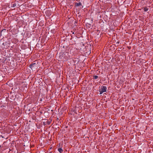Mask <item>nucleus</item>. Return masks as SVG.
I'll return each mask as SVG.
<instances>
[{"mask_svg": "<svg viewBox=\"0 0 153 153\" xmlns=\"http://www.w3.org/2000/svg\"><path fill=\"white\" fill-rule=\"evenodd\" d=\"M143 10L145 11H146L148 10V8L146 7H145L144 8Z\"/></svg>", "mask_w": 153, "mask_h": 153, "instance_id": "obj_6", "label": "nucleus"}, {"mask_svg": "<svg viewBox=\"0 0 153 153\" xmlns=\"http://www.w3.org/2000/svg\"><path fill=\"white\" fill-rule=\"evenodd\" d=\"M16 4H13L12 5V7H14L16 6Z\"/></svg>", "mask_w": 153, "mask_h": 153, "instance_id": "obj_7", "label": "nucleus"}, {"mask_svg": "<svg viewBox=\"0 0 153 153\" xmlns=\"http://www.w3.org/2000/svg\"><path fill=\"white\" fill-rule=\"evenodd\" d=\"M75 6L76 7H78L82 5V4L81 2H78V3H76L75 4Z\"/></svg>", "mask_w": 153, "mask_h": 153, "instance_id": "obj_2", "label": "nucleus"}, {"mask_svg": "<svg viewBox=\"0 0 153 153\" xmlns=\"http://www.w3.org/2000/svg\"><path fill=\"white\" fill-rule=\"evenodd\" d=\"M107 88L105 86H101V88L99 89V91L100 92V94H102L103 93L106 91Z\"/></svg>", "mask_w": 153, "mask_h": 153, "instance_id": "obj_1", "label": "nucleus"}, {"mask_svg": "<svg viewBox=\"0 0 153 153\" xmlns=\"http://www.w3.org/2000/svg\"><path fill=\"white\" fill-rule=\"evenodd\" d=\"M98 78V76H93V78L94 79H97Z\"/></svg>", "mask_w": 153, "mask_h": 153, "instance_id": "obj_5", "label": "nucleus"}, {"mask_svg": "<svg viewBox=\"0 0 153 153\" xmlns=\"http://www.w3.org/2000/svg\"><path fill=\"white\" fill-rule=\"evenodd\" d=\"M35 64H36L35 63H33L30 64L29 65V67H30V68H32V67H34V65H35Z\"/></svg>", "mask_w": 153, "mask_h": 153, "instance_id": "obj_4", "label": "nucleus"}, {"mask_svg": "<svg viewBox=\"0 0 153 153\" xmlns=\"http://www.w3.org/2000/svg\"><path fill=\"white\" fill-rule=\"evenodd\" d=\"M58 151L60 153H62L63 152V150L61 148H59L58 149Z\"/></svg>", "mask_w": 153, "mask_h": 153, "instance_id": "obj_3", "label": "nucleus"}]
</instances>
